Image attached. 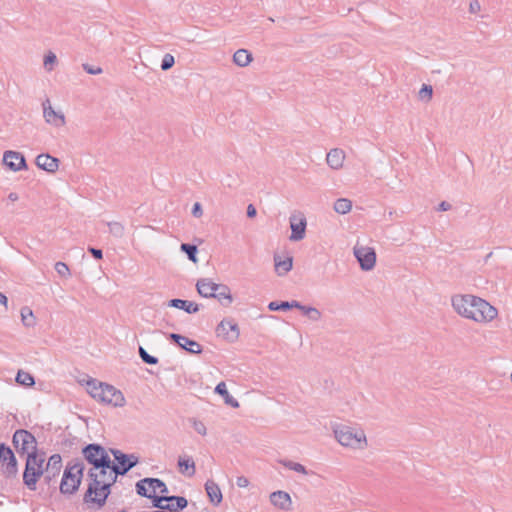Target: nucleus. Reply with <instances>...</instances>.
<instances>
[{
	"instance_id": "37",
	"label": "nucleus",
	"mask_w": 512,
	"mask_h": 512,
	"mask_svg": "<svg viewBox=\"0 0 512 512\" xmlns=\"http://www.w3.org/2000/svg\"><path fill=\"white\" fill-rule=\"evenodd\" d=\"M150 499H152L153 507L158 508L159 509L158 511L166 510V507L162 505V502H167L168 503L169 496H167V495H161V496L155 495L154 497H151Z\"/></svg>"
},
{
	"instance_id": "24",
	"label": "nucleus",
	"mask_w": 512,
	"mask_h": 512,
	"mask_svg": "<svg viewBox=\"0 0 512 512\" xmlns=\"http://www.w3.org/2000/svg\"><path fill=\"white\" fill-rule=\"evenodd\" d=\"M168 306L182 309L189 314H194L199 311L198 304L192 301L182 299H172L168 302Z\"/></svg>"
},
{
	"instance_id": "57",
	"label": "nucleus",
	"mask_w": 512,
	"mask_h": 512,
	"mask_svg": "<svg viewBox=\"0 0 512 512\" xmlns=\"http://www.w3.org/2000/svg\"><path fill=\"white\" fill-rule=\"evenodd\" d=\"M510 378H511V381H512V371H511V375H510Z\"/></svg>"
},
{
	"instance_id": "30",
	"label": "nucleus",
	"mask_w": 512,
	"mask_h": 512,
	"mask_svg": "<svg viewBox=\"0 0 512 512\" xmlns=\"http://www.w3.org/2000/svg\"><path fill=\"white\" fill-rule=\"evenodd\" d=\"M333 208L334 211L338 214H347L352 209V201L347 198H339L335 201Z\"/></svg>"
},
{
	"instance_id": "4",
	"label": "nucleus",
	"mask_w": 512,
	"mask_h": 512,
	"mask_svg": "<svg viewBox=\"0 0 512 512\" xmlns=\"http://www.w3.org/2000/svg\"><path fill=\"white\" fill-rule=\"evenodd\" d=\"M333 432L338 443L344 447L364 450L368 446L366 434L360 427L337 425Z\"/></svg>"
},
{
	"instance_id": "54",
	"label": "nucleus",
	"mask_w": 512,
	"mask_h": 512,
	"mask_svg": "<svg viewBox=\"0 0 512 512\" xmlns=\"http://www.w3.org/2000/svg\"><path fill=\"white\" fill-rule=\"evenodd\" d=\"M7 302H8L7 297L2 292H0V304L7 307Z\"/></svg>"
},
{
	"instance_id": "39",
	"label": "nucleus",
	"mask_w": 512,
	"mask_h": 512,
	"mask_svg": "<svg viewBox=\"0 0 512 512\" xmlns=\"http://www.w3.org/2000/svg\"><path fill=\"white\" fill-rule=\"evenodd\" d=\"M109 231L116 237H122L124 234V227L118 222L108 223Z\"/></svg>"
},
{
	"instance_id": "36",
	"label": "nucleus",
	"mask_w": 512,
	"mask_h": 512,
	"mask_svg": "<svg viewBox=\"0 0 512 512\" xmlns=\"http://www.w3.org/2000/svg\"><path fill=\"white\" fill-rule=\"evenodd\" d=\"M189 422L191 423L192 427L198 434H200L201 436H205L207 434V428L202 421L192 418L189 420Z\"/></svg>"
},
{
	"instance_id": "46",
	"label": "nucleus",
	"mask_w": 512,
	"mask_h": 512,
	"mask_svg": "<svg viewBox=\"0 0 512 512\" xmlns=\"http://www.w3.org/2000/svg\"><path fill=\"white\" fill-rule=\"evenodd\" d=\"M83 68L88 74L91 75L99 74L102 71L100 67H94L89 64H83Z\"/></svg>"
},
{
	"instance_id": "45",
	"label": "nucleus",
	"mask_w": 512,
	"mask_h": 512,
	"mask_svg": "<svg viewBox=\"0 0 512 512\" xmlns=\"http://www.w3.org/2000/svg\"><path fill=\"white\" fill-rule=\"evenodd\" d=\"M192 215L196 218H200L203 215V209L199 202L194 203L192 208Z\"/></svg>"
},
{
	"instance_id": "18",
	"label": "nucleus",
	"mask_w": 512,
	"mask_h": 512,
	"mask_svg": "<svg viewBox=\"0 0 512 512\" xmlns=\"http://www.w3.org/2000/svg\"><path fill=\"white\" fill-rule=\"evenodd\" d=\"M219 285L209 278H202L197 281L196 288L202 297L213 298Z\"/></svg>"
},
{
	"instance_id": "16",
	"label": "nucleus",
	"mask_w": 512,
	"mask_h": 512,
	"mask_svg": "<svg viewBox=\"0 0 512 512\" xmlns=\"http://www.w3.org/2000/svg\"><path fill=\"white\" fill-rule=\"evenodd\" d=\"M169 337L171 340L177 343V345L180 346L182 349L192 354H200L202 352V346L198 342L191 340L186 336L171 333Z\"/></svg>"
},
{
	"instance_id": "55",
	"label": "nucleus",
	"mask_w": 512,
	"mask_h": 512,
	"mask_svg": "<svg viewBox=\"0 0 512 512\" xmlns=\"http://www.w3.org/2000/svg\"><path fill=\"white\" fill-rule=\"evenodd\" d=\"M18 194L15 193V192H11L9 195H8V199L12 202H15L18 200Z\"/></svg>"
},
{
	"instance_id": "52",
	"label": "nucleus",
	"mask_w": 512,
	"mask_h": 512,
	"mask_svg": "<svg viewBox=\"0 0 512 512\" xmlns=\"http://www.w3.org/2000/svg\"><path fill=\"white\" fill-rule=\"evenodd\" d=\"M480 10V4L477 0H474L470 3V11L475 13Z\"/></svg>"
},
{
	"instance_id": "26",
	"label": "nucleus",
	"mask_w": 512,
	"mask_h": 512,
	"mask_svg": "<svg viewBox=\"0 0 512 512\" xmlns=\"http://www.w3.org/2000/svg\"><path fill=\"white\" fill-rule=\"evenodd\" d=\"M188 501L183 496H169L168 503L166 504V510L169 512H179L186 508Z\"/></svg>"
},
{
	"instance_id": "13",
	"label": "nucleus",
	"mask_w": 512,
	"mask_h": 512,
	"mask_svg": "<svg viewBox=\"0 0 512 512\" xmlns=\"http://www.w3.org/2000/svg\"><path fill=\"white\" fill-rule=\"evenodd\" d=\"M0 465L7 476H15L17 473V460L13 451L5 444L0 445Z\"/></svg>"
},
{
	"instance_id": "47",
	"label": "nucleus",
	"mask_w": 512,
	"mask_h": 512,
	"mask_svg": "<svg viewBox=\"0 0 512 512\" xmlns=\"http://www.w3.org/2000/svg\"><path fill=\"white\" fill-rule=\"evenodd\" d=\"M236 484L238 487L244 488L249 485V480L244 476H239L236 479Z\"/></svg>"
},
{
	"instance_id": "23",
	"label": "nucleus",
	"mask_w": 512,
	"mask_h": 512,
	"mask_svg": "<svg viewBox=\"0 0 512 512\" xmlns=\"http://www.w3.org/2000/svg\"><path fill=\"white\" fill-rule=\"evenodd\" d=\"M274 265L276 273L279 276H284L292 269L293 259L290 256L282 259L279 255H275Z\"/></svg>"
},
{
	"instance_id": "5",
	"label": "nucleus",
	"mask_w": 512,
	"mask_h": 512,
	"mask_svg": "<svg viewBox=\"0 0 512 512\" xmlns=\"http://www.w3.org/2000/svg\"><path fill=\"white\" fill-rule=\"evenodd\" d=\"M85 470L84 463L77 461L73 464L68 465L63 473L60 491L63 494H73L79 488L81 483L83 472Z\"/></svg>"
},
{
	"instance_id": "49",
	"label": "nucleus",
	"mask_w": 512,
	"mask_h": 512,
	"mask_svg": "<svg viewBox=\"0 0 512 512\" xmlns=\"http://www.w3.org/2000/svg\"><path fill=\"white\" fill-rule=\"evenodd\" d=\"M256 214H257L256 208L252 204H249L247 207V216L249 218H253L256 216Z\"/></svg>"
},
{
	"instance_id": "40",
	"label": "nucleus",
	"mask_w": 512,
	"mask_h": 512,
	"mask_svg": "<svg viewBox=\"0 0 512 512\" xmlns=\"http://www.w3.org/2000/svg\"><path fill=\"white\" fill-rule=\"evenodd\" d=\"M174 63H175L174 56L172 54L167 53L163 56V59L161 61V69L163 71H167L173 67Z\"/></svg>"
},
{
	"instance_id": "53",
	"label": "nucleus",
	"mask_w": 512,
	"mask_h": 512,
	"mask_svg": "<svg viewBox=\"0 0 512 512\" xmlns=\"http://www.w3.org/2000/svg\"><path fill=\"white\" fill-rule=\"evenodd\" d=\"M225 402L232 407H238L239 403L237 400H235L232 396L229 395V397H225Z\"/></svg>"
},
{
	"instance_id": "56",
	"label": "nucleus",
	"mask_w": 512,
	"mask_h": 512,
	"mask_svg": "<svg viewBox=\"0 0 512 512\" xmlns=\"http://www.w3.org/2000/svg\"><path fill=\"white\" fill-rule=\"evenodd\" d=\"M158 492L163 494V495H166L168 493L167 486L165 485V487H159V491Z\"/></svg>"
},
{
	"instance_id": "38",
	"label": "nucleus",
	"mask_w": 512,
	"mask_h": 512,
	"mask_svg": "<svg viewBox=\"0 0 512 512\" xmlns=\"http://www.w3.org/2000/svg\"><path fill=\"white\" fill-rule=\"evenodd\" d=\"M57 62V57L56 55L53 53V52H49L48 54L45 55L44 57V68L47 70V71H52L53 70V67L54 65L56 64Z\"/></svg>"
},
{
	"instance_id": "8",
	"label": "nucleus",
	"mask_w": 512,
	"mask_h": 512,
	"mask_svg": "<svg viewBox=\"0 0 512 512\" xmlns=\"http://www.w3.org/2000/svg\"><path fill=\"white\" fill-rule=\"evenodd\" d=\"M43 116L45 121L55 127H61L65 124V114L63 107L50 98L42 103Z\"/></svg>"
},
{
	"instance_id": "34",
	"label": "nucleus",
	"mask_w": 512,
	"mask_h": 512,
	"mask_svg": "<svg viewBox=\"0 0 512 512\" xmlns=\"http://www.w3.org/2000/svg\"><path fill=\"white\" fill-rule=\"evenodd\" d=\"M180 249L182 252L187 254L189 260L194 263L197 262V247L195 245L183 243L181 244Z\"/></svg>"
},
{
	"instance_id": "6",
	"label": "nucleus",
	"mask_w": 512,
	"mask_h": 512,
	"mask_svg": "<svg viewBox=\"0 0 512 512\" xmlns=\"http://www.w3.org/2000/svg\"><path fill=\"white\" fill-rule=\"evenodd\" d=\"M45 457L40 454H30L26 458L25 470L23 473V482L28 489L34 491L38 479L44 474L43 464Z\"/></svg>"
},
{
	"instance_id": "28",
	"label": "nucleus",
	"mask_w": 512,
	"mask_h": 512,
	"mask_svg": "<svg viewBox=\"0 0 512 512\" xmlns=\"http://www.w3.org/2000/svg\"><path fill=\"white\" fill-rule=\"evenodd\" d=\"M233 61L239 67H245L252 61V54L246 49H239L234 53Z\"/></svg>"
},
{
	"instance_id": "29",
	"label": "nucleus",
	"mask_w": 512,
	"mask_h": 512,
	"mask_svg": "<svg viewBox=\"0 0 512 512\" xmlns=\"http://www.w3.org/2000/svg\"><path fill=\"white\" fill-rule=\"evenodd\" d=\"M20 314H21L22 324L25 327L31 328V327L35 326L36 318H35V316L33 314V311L29 307H27V306L22 307L21 311H20Z\"/></svg>"
},
{
	"instance_id": "35",
	"label": "nucleus",
	"mask_w": 512,
	"mask_h": 512,
	"mask_svg": "<svg viewBox=\"0 0 512 512\" xmlns=\"http://www.w3.org/2000/svg\"><path fill=\"white\" fill-rule=\"evenodd\" d=\"M139 356L147 364L155 365L158 363V359L150 355L142 346L139 347Z\"/></svg>"
},
{
	"instance_id": "41",
	"label": "nucleus",
	"mask_w": 512,
	"mask_h": 512,
	"mask_svg": "<svg viewBox=\"0 0 512 512\" xmlns=\"http://www.w3.org/2000/svg\"><path fill=\"white\" fill-rule=\"evenodd\" d=\"M55 270L62 277H69L70 276L69 267L64 262H60V261L57 262L55 264Z\"/></svg>"
},
{
	"instance_id": "42",
	"label": "nucleus",
	"mask_w": 512,
	"mask_h": 512,
	"mask_svg": "<svg viewBox=\"0 0 512 512\" xmlns=\"http://www.w3.org/2000/svg\"><path fill=\"white\" fill-rule=\"evenodd\" d=\"M307 317L312 321H319L322 317V314L317 308L311 306V308L307 311Z\"/></svg>"
},
{
	"instance_id": "25",
	"label": "nucleus",
	"mask_w": 512,
	"mask_h": 512,
	"mask_svg": "<svg viewBox=\"0 0 512 512\" xmlns=\"http://www.w3.org/2000/svg\"><path fill=\"white\" fill-rule=\"evenodd\" d=\"M213 298H216L225 307L230 306L233 302L230 288L224 284L219 285Z\"/></svg>"
},
{
	"instance_id": "11",
	"label": "nucleus",
	"mask_w": 512,
	"mask_h": 512,
	"mask_svg": "<svg viewBox=\"0 0 512 512\" xmlns=\"http://www.w3.org/2000/svg\"><path fill=\"white\" fill-rule=\"evenodd\" d=\"M113 455L115 460L117 461V465L112 463V468L115 470V480L117 476L126 474L131 468H133L137 462L138 458L134 455H126L119 450L113 451Z\"/></svg>"
},
{
	"instance_id": "43",
	"label": "nucleus",
	"mask_w": 512,
	"mask_h": 512,
	"mask_svg": "<svg viewBox=\"0 0 512 512\" xmlns=\"http://www.w3.org/2000/svg\"><path fill=\"white\" fill-rule=\"evenodd\" d=\"M433 94V87L430 84H422L418 96H432Z\"/></svg>"
},
{
	"instance_id": "51",
	"label": "nucleus",
	"mask_w": 512,
	"mask_h": 512,
	"mask_svg": "<svg viewBox=\"0 0 512 512\" xmlns=\"http://www.w3.org/2000/svg\"><path fill=\"white\" fill-rule=\"evenodd\" d=\"M293 308L299 309L304 315L307 316V311L308 309L311 308V306L302 305L300 302L297 301V306H293Z\"/></svg>"
},
{
	"instance_id": "19",
	"label": "nucleus",
	"mask_w": 512,
	"mask_h": 512,
	"mask_svg": "<svg viewBox=\"0 0 512 512\" xmlns=\"http://www.w3.org/2000/svg\"><path fill=\"white\" fill-rule=\"evenodd\" d=\"M345 157V152L342 149L334 148L327 153L326 162L331 169L339 170L343 167Z\"/></svg>"
},
{
	"instance_id": "3",
	"label": "nucleus",
	"mask_w": 512,
	"mask_h": 512,
	"mask_svg": "<svg viewBox=\"0 0 512 512\" xmlns=\"http://www.w3.org/2000/svg\"><path fill=\"white\" fill-rule=\"evenodd\" d=\"M86 388L90 396L98 402L116 408L123 407L126 404L123 393L113 385L91 378L86 382Z\"/></svg>"
},
{
	"instance_id": "14",
	"label": "nucleus",
	"mask_w": 512,
	"mask_h": 512,
	"mask_svg": "<svg viewBox=\"0 0 512 512\" xmlns=\"http://www.w3.org/2000/svg\"><path fill=\"white\" fill-rule=\"evenodd\" d=\"M3 165L13 172L27 169V164L23 154L13 150H7L3 153Z\"/></svg>"
},
{
	"instance_id": "1",
	"label": "nucleus",
	"mask_w": 512,
	"mask_h": 512,
	"mask_svg": "<svg viewBox=\"0 0 512 512\" xmlns=\"http://www.w3.org/2000/svg\"><path fill=\"white\" fill-rule=\"evenodd\" d=\"M85 459L92 465L88 471L89 483L84 502L89 508L99 509L110 494L115 482V470L106 450L97 444H89L83 449Z\"/></svg>"
},
{
	"instance_id": "33",
	"label": "nucleus",
	"mask_w": 512,
	"mask_h": 512,
	"mask_svg": "<svg viewBox=\"0 0 512 512\" xmlns=\"http://www.w3.org/2000/svg\"><path fill=\"white\" fill-rule=\"evenodd\" d=\"M16 382L26 387L33 386L35 383L34 378L30 373L21 370L18 371L16 375Z\"/></svg>"
},
{
	"instance_id": "27",
	"label": "nucleus",
	"mask_w": 512,
	"mask_h": 512,
	"mask_svg": "<svg viewBox=\"0 0 512 512\" xmlns=\"http://www.w3.org/2000/svg\"><path fill=\"white\" fill-rule=\"evenodd\" d=\"M178 466L183 475L192 477L195 474V463L191 457H179Z\"/></svg>"
},
{
	"instance_id": "9",
	"label": "nucleus",
	"mask_w": 512,
	"mask_h": 512,
	"mask_svg": "<svg viewBox=\"0 0 512 512\" xmlns=\"http://www.w3.org/2000/svg\"><path fill=\"white\" fill-rule=\"evenodd\" d=\"M353 253L364 271H370L376 264V252L374 248L356 244Z\"/></svg>"
},
{
	"instance_id": "17",
	"label": "nucleus",
	"mask_w": 512,
	"mask_h": 512,
	"mask_svg": "<svg viewBox=\"0 0 512 512\" xmlns=\"http://www.w3.org/2000/svg\"><path fill=\"white\" fill-rule=\"evenodd\" d=\"M62 467V459L59 454H53L48 459L45 472V479L48 484L51 483V481L57 477L60 473Z\"/></svg>"
},
{
	"instance_id": "20",
	"label": "nucleus",
	"mask_w": 512,
	"mask_h": 512,
	"mask_svg": "<svg viewBox=\"0 0 512 512\" xmlns=\"http://www.w3.org/2000/svg\"><path fill=\"white\" fill-rule=\"evenodd\" d=\"M38 168L47 172H55L59 166V160L49 154H40L36 157L35 161Z\"/></svg>"
},
{
	"instance_id": "50",
	"label": "nucleus",
	"mask_w": 512,
	"mask_h": 512,
	"mask_svg": "<svg viewBox=\"0 0 512 512\" xmlns=\"http://www.w3.org/2000/svg\"><path fill=\"white\" fill-rule=\"evenodd\" d=\"M451 209V204L446 202V201H442L439 205H438V210L439 211H448Z\"/></svg>"
},
{
	"instance_id": "32",
	"label": "nucleus",
	"mask_w": 512,
	"mask_h": 512,
	"mask_svg": "<svg viewBox=\"0 0 512 512\" xmlns=\"http://www.w3.org/2000/svg\"><path fill=\"white\" fill-rule=\"evenodd\" d=\"M293 306H297V301L293 300L291 302L283 301V302H277L273 301L270 302L268 305V309L270 311H278V310H288L293 308Z\"/></svg>"
},
{
	"instance_id": "10",
	"label": "nucleus",
	"mask_w": 512,
	"mask_h": 512,
	"mask_svg": "<svg viewBox=\"0 0 512 512\" xmlns=\"http://www.w3.org/2000/svg\"><path fill=\"white\" fill-rule=\"evenodd\" d=\"M291 235L289 239L291 241H301L306 235L307 220L305 215L296 211L293 212L289 217Z\"/></svg>"
},
{
	"instance_id": "44",
	"label": "nucleus",
	"mask_w": 512,
	"mask_h": 512,
	"mask_svg": "<svg viewBox=\"0 0 512 512\" xmlns=\"http://www.w3.org/2000/svg\"><path fill=\"white\" fill-rule=\"evenodd\" d=\"M215 392L217 394L223 396L224 398L229 397V392H228L226 384L224 382H220L217 384V386L215 388Z\"/></svg>"
},
{
	"instance_id": "31",
	"label": "nucleus",
	"mask_w": 512,
	"mask_h": 512,
	"mask_svg": "<svg viewBox=\"0 0 512 512\" xmlns=\"http://www.w3.org/2000/svg\"><path fill=\"white\" fill-rule=\"evenodd\" d=\"M279 463L281 465H283L285 468L289 469V470H292V471H295L299 474H302V475H308L309 472L307 471V469L305 468L304 465L298 463V462H294V461H291V460H280Z\"/></svg>"
},
{
	"instance_id": "22",
	"label": "nucleus",
	"mask_w": 512,
	"mask_h": 512,
	"mask_svg": "<svg viewBox=\"0 0 512 512\" xmlns=\"http://www.w3.org/2000/svg\"><path fill=\"white\" fill-rule=\"evenodd\" d=\"M205 490L211 503L214 505L221 503L223 496L218 484L212 480H207L205 483Z\"/></svg>"
},
{
	"instance_id": "15",
	"label": "nucleus",
	"mask_w": 512,
	"mask_h": 512,
	"mask_svg": "<svg viewBox=\"0 0 512 512\" xmlns=\"http://www.w3.org/2000/svg\"><path fill=\"white\" fill-rule=\"evenodd\" d=\"M216 331L218 336H222L229 341H234L239 337L238 325L231 319L222 320Z\"/></svg>"
},
{
	"instance_id": "21",
	"label": "nucleus",
	"mask_w": 512,
	"mask_h": 512,
	"mask_svg": "<svg viewBox=\"0 0 512 512\" xmlns=\"http://www.w3.org/2000/svg\"><path fill=\"white\" fill-rule=\"evenodd\" d=\"M271 503L282 510H289L292 504L290 495L285 491H275L270 495Z\"/></svg>"
},
{
	"instance_id": "48",
	"label": "nucleus",
	"mask_w": 512,
	"mask_h": 512,
	"mask_svg": "<svg viewBox=\"0 0 512 512\" xmlns=\"http://www.w3.org/2000/svg\"><path fill=\"white\" fill-rule=\"evenodd\" d=\"M89 252L93 255L96 259H101L103 257L102 250L96 249V248H89Z\"/></svg>"
},
{
	"instance_id": "7",
	"label": "nucleus",
	"mask_w": 512,
	"mask_h": 512,
	"mask_svg": "<svg viewBox=\"0 0 512 512\" xmlns=\"http://www.w3.org/2000/svg\"><path fill=\"white\" fill-rule=\"evenodd\" d=\"M12 441L18 453L26 454L27 456L38 454L36 438L27 430H17L13 435Z\"/></svg>"
},
{
	"instance_id": "12",
	"label": "nucleus",
	"mask_w": 512,
	"mask_h": 512,
	"mask_svg": "<svg viewBox=\"0 0 512 512\" xmlns=\"http://www.w3.org/2000/svg\"><path fill=\"white\" fill-rule=\"evenodd\" d=\"M159 487H165V483L158 478H144L137 482L136 491L139 495L151 498L157 495Z\"/></svg>"
},
{
	"instance_id": "2",
	"label": "nucleus",
	"mask_w": 512,
	"mask_h": 512,
	"mask_svg": "<svg viewBox=\"0 0 512 512\" xmlns=\"http://www.w3.org/2000/svg\"><path fill=\"white\" fill-rule=\"evenodd\" d=\"M455 312L476 323H489L497 315V309L486 300L472 294H456L451 298Z\"/></svg>"
}]
</instances>
